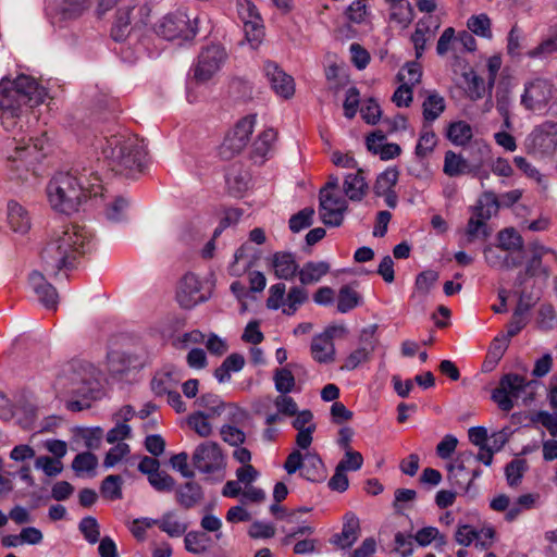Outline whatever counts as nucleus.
I'll return each instance as SVG.
<instances>
[{"mask_svg":"<svg viewBox=\"0 0 557 557\" xmlns=\"http://www.w3.org/2000/svg\"><path fill=\"white\" fill-rule=\"evenodd\" d=\"M263 71L276 95L285 99L294 95L295 84L293 77L286 74L275 62L265 61Z\"/></svg>","mask_w":557,"mask_h":557,"instance_id":"19","label":"nucleus"},{"mask_svg":"<svg viewBox=\"0 0 557 557\" xmlns=\"http://www.w3.org/2000/svg\"><path fill=\"white\" fill-rule=\"evenodd\" d=\"M312 358L319 363H332L335 360V346L323 333L313 336L310 346Z\"/></svg>","mask_w":557,"mask_h":557,"instance_id":"30","label":"nucleus"},{"mask_svg":"<svg viewBox=\"0 0 557 557\" xmlns=\"http://www.w3.org/2000/svg\"><path fill=\"white\" fill-rule=\"evenodd\" d=\"M319 198V214L322 222L327 226H339L348 208L347 200L339 194L329 191L327 188H321Z\"/></svg>","mask_w":557,"mask_h":557,"instance_id":"15","label":"nucleus"},{"mask_svg":"<svg viewBox=\"0 0 557 557\" xmlns=\"http://www.w3.org/2000/svg\"><path fill=\"white\" fill-rule=\"evenodd\" d=\"M374 350V344L369 343L368 346L354 350L345 360L343 369L355 370L359 364L369 360L371 352Z\"/></svg>","mask_w":557,"mask_h":557,"instance_id":"50","label":"nucleus"},{"mask_svg":"<svg viewBox=\"0 0 557 557\" xmlns=\"http://www.w3.org/2000/svg\"><path fill=\"white\" fill-rule=\"evenodd\" d=\"M377 549V542L374 537H366L361 544L351 550L348 557H373Z\"/></svg>","mask_w":557,"mask_h":557,"instance_id":"64","label":"nucleus"},{"mask_svg":"<svg viewBox=\"0 0 557 557\" xmlns=\"http://www.w3.org/2000/svg\"><path fill=\"white\" fill-rule=\"evenodd\" d=\"M524 150L535 159H552L557 151V122L535 126L524 140Z\"/></svg>","mask_w":557,"mask_h":557,"instance_id":"8","label":"nucleus"},{"mask_svg":"<svg viewBox=\"0 0 557 557\" xmlns=\"http://www.w3.org/2000/svg\"><path fill=\"white\" fill-rule=\"evenodd\" d=\"M98 465V458L92 453H81L75 456L72 468L75 472L94 471Z\"/></svg>","mask_w":557,"mask_h":557,"instance_id":"56","label":"nucleus"},{"mask_svg":"<svg viewBox=\"0 0 557 557\" xmlns=\"http://www.w3.org/2000/svg\"><path fill=\"white\" fill-rule=\"evenodd\" d=\"M8 225L14 232L18 234H26L32 225V219L28 211L15 200L8 202Z\"/></svg>","mask_w":557,"mask_h":557,"instance_id":"27","label":"nucleus"},{"mask_svg":"<svg viewBox=\"0 0 557 557\" xmlns=\"http://www.w3.org/2000/svg\"><path fill=\"white\" fill-rule=\"evenodd\" d=\"M135 5L121 8L111 29V36L115 41H123L131 33V14Z\"/></svg>","mask_w":557,"mask_h":557,"instance_id":"32","label":"nucleus"},{"mask_svg":"<svg viewBox=\"0 0 557 557\" xmlns=\"http://www.w3.org/2000/svg\"><path fill=\"white\" fill-rule=\"evenodd\" d=\"M314 210L312 208H305L289 219V228L294 233H298L312 224Z\"/></svg>","mask_w":557,"mask_h":557,"instance_id":"55","label":"nucleus"},{"mask_svg":"<svg viewBox=\"0 0 557 557\" xmlns=\"http://www.w3.org/2000/svg\"><path fill=\"white\" fill-rule=\"evenodd\" d=\"M528 466L524 459H513L505 468L507 482L510 486H516L520 483Z\"/></svg>","mask_w":557,"mask_h":557,"instance_id":"51","label":"nucleus"},{"mask_svg":"<svg viewBox=\"0 0 557 557\" xmlns=\"http://www.w3.org/2000/svg\"><path fill=\"white\" fill-rule=\"evenodd\" d=\"M220 435L221 438L231 446L238 447L246 441L245 432L231 423L221 426Z\"/></svg>","mask_w":557,"mask_h":557,"instance_id":"52","label":"nucleus"},{"mask_svg":"<svg viewBox=\"0 0 557 557\" xmlns=\"http://www.w3.org/2000/svg\"><path fill=\"white\" fill-rule=\"evenodd\" d=\"M35 468L42 470L47 476H57L62 472L63 463L61 460L49 456H39L35 460Z\"/></svg>","mask_w":557,"mask_h":557,"instance_id":"54","label":"nucleus"},{"mask_svg":"<svg viewBox=\"0 0 557 557\" xmlns=\"http://www.w3.org/2000/svg\"><path fill=\"white\" fill-rule=\"evenodd\" d=\"M399 172L395 168H388L384 172H382L375 182L374 193L376 196L383 195V193L388 190H394V186L398 181Z\"/></svg>","mask_w":557,"mask_h":557,"instance_id":"46","label":"nucleus"},{"mask_svg":"<svg viewBox=\"0 0 557 557\" xmlns=\"http://www.w3.org/2000/svg\"><path fill=\"white\" fill-rule=\"evenodd\" d=\"M181 380V371L169 366L153 375L150 382V387L154 396L161 397L175 391Z\"/></svg>","mask_w":557,"mask_h":557,"instance_id":"21","label":"nucleus"},{"mask_svg":"<svg viewBox=\"0 0 557 557\" xmlns=\"http://www.w3.org/2000/svg\"><path fill=\"white\" fill-rule=\"evenodd\" d=\"M472 136V127L465 121H457L448 126L447 137L454 145L465 146L471 140Z\"/></svg>","mask_w":557,"mask_h":557,"instance_id":"36","label":"nucleus"},{"mask_svg":"<svg viewBox=\"0 0 557 557\" xmlns=\"http://www.w3.org/2000/svg\"><path fill=\"white\" fill-rule=\"evenodd\" d=\"M90 239L91 234L85 226H63L53 234L41 252L44 270L50 276H58L61 270L72 269L76 258L88 250Z\"/></svg>","mask_w":557,"mask_h":557,"instance_id":"2","label":"nucleus"},{"mask_svg":"<svg viewBox=\"0 0 557 557\" xmlns=\"http://www.w3.org/2000/svg\"><path fill=\"white\" fill-rule=\"evenodd\" d=\"M256 124V115H247L239 120L234 128L227 133L221 147L220 154L224 159H232L248 144Z\"/></svg>","mask_w":557,"mask_h":557,"instance_id":"14","label":"nucleus"},{"mask_svg":"<svg viewBox=\"0 0 557 557\" xmlns=\"http://www.w3.org/2000/svg\"><path fill=\"white\" fill-rule=\"evenodd\" d=\"M473 458L472 453H463L458 460H456L455 465H451L448 469V479L451 485L459 487L466 493L470 492L472 482L479 478L482 473L480 468H475L473 470H469L467 472V478L465 480H460L459 475L463 474L466 471V466L463 463L465 460Z\"/></svg>","mask_w":557,"mask_h":557,"instance_id":"22","label":"nucleus"},{"mask_svg":"<svg viewBox=\"0 0 557 557\" xmlns=\"http://www.w3.org/2000/svg\"><path fill=\"white\" fill-rule=\"evenodd\" d=\"M552 97V85L548 81L536 78L525 85L521 102L529 110L542 109Z\"/></svg>","mask_w":557,"mask_h":557,"instance_id":"16","label":"nucleus"},{"mask_svg":"<svg viewBox=\"0 0 557 557\" xmlns=\"http://www.w3.org/2000/svg\"><path fill=\"white\" fill-rule=\"evenodd\" d=\"M227 60L225 49L220 45H209L201 49L194 65V79L197 83L210 81Z\"/></svg>","mask_w":557,"mask_h":557,"instance_id":"11","label":"nucleus"},{"mask_svg":"<svg viewBox=\"0 0 557 557\" xmlns=\"http://www.w3.org/2000/svg\"><path fill=\"white\" fill-rule=\"evenodd\" d=\"M29 286L38 301L47 309H55L59 300L57 289L46 280L42 273L33 271L28 277Z\"/></svg>","mask_w":557,"mask_h":557,"instance_id":"20","label":"nucleus"},{"mask_svg":"<svg viewBox=\"0 0 557 557\" xmlns=\"http://www.w3.org/2000/svg\"><path fill=\"white\" fill-rule=\"evenodd\" d=\"M436 143L437 139L435 133L432 129H430L426 125H424L418 144L416 146V156L418 158H425L434 150Z\"/></svg>","mask_w":557,"mask_h":557,"instance_id":"45","label":"nucleus"},{"mask_svg":"<svg viewBox=\"0 0 557 557\" xmlns=\"http://www.w3.org/2000/svg\"><path fill=\"white\" fill-rule=\"evenodd\" d=\"M276 132L273 128L264 129L253 141V152L260 157H265L272 149L276 139Z\"/></svg>","mask_w":557,"mask_h":557,"instance_id":"47","label":"nucleus"},{"mask_svg":"<svg viewBox=\"0 0 557 557\" xmlns=\"http://www.w3.org/2000/svg\"><path fill=\"white\" fill-rule=\"evenodd\" d=\"M498 248L505 251H521L523 238L515 228H505L498 233Z\"/></svg>","mask_w":557,"mask_h":557,"instance_id":"39","label":"nucleus"},{"mask_svg":"<svg viewBox=\"0 0 557 557\" xmlns=\"http://www.w3.org/2000/svg\"><path fill=\"white\" fill-rule=\"evenodd\" d=\"M187 529L188 523L180 520L174 510H168L161 516L160 530L170 537H181Z\"/></svg>","mask_w":557,"mask_h":557,"instance_id":"33","label":"nucleus"},{"mask_svg":"<svg viewBox=\"0 0 557 557\" xmlns=\"http://www.w3.org/2000/svg\"><path fill=\"white\" fill-rule=\"evenodd\" d=\"M89 5V0H62L60 13L64 20L78 17Z\"/></svg>","mask_w":557,"mask_h":557,"instance_id":"49","label":"nucleus"},{"mask_svg":"<svg viewBox=\"0 0 557 557\" xmlns=\"http://www.w3.org/2000/svg\"><path fill=\"white\" fill-rule=\"evenodd\" d=\"M467 26L471 33H473L478 36H481L484 38L492 37L491 20L484 13L470 16L468 18Z\"/></svg>","mask_w":557,"mask_h":557,"instance_id":"48","label":"nucleus"},{"mask_svg":"<svg viewBox=\"0 0 557 557\" xmlns=\"http://www.w3.org/2000/svg\"><path fill=\"white\" fill-rule=\"evenodd\" d=\"M191 461L194 467L203 474L222 473L226 467L222 448L211 441L203 442L195 448Z\"/></svg>","mask_w":557,"mask_h":557,"instance_id":"12","label":"nucleus"},{"mask_svg":"<svg viewBox=\"0 0 557 557\" xmlns=\"http://www.w3.org/2000/svg\"><path fill=\"white\" fill-rule=\"evenodd\" d=\"M197 32L196 18L191 20L184 9L166 14L156 25L157 35L166 40H191Z\"/></svg>","mask_w":557,"mask_h":557,"instance_id":"9","label":"nucleus"},{"mask_svg":"<svg viewBox=\"0 0 557 557\" xmlns=\"http://www.w3.org/2000/svg\"><path fill=\"white\" fill-rule=\"evenodd\" d=\"M443 172L449 177L472 175L482 182L490 176L488 172L484 169L482 158L468 160L462 154L456 153L453 150L445 152Z\"/></svg>","mask_w":557,"mask_h":557,"instance_id":"13","label":"nucleus"},{"mask_svg":"<svg viewBox=\"0 0 557 557\" xmlns=\"http://www.w3.org/2000/svg\"><path fill=\"white\" fill-rule=\"evenodd\" d=\"M342 531L330 537V543L336 548L345 550L352 547L361 534L359 518L354 512H347L343 519Z\"/></svg>","mask_w":557,"mask_h":557,"instance_id":"17","label":"nucleus"},{"mask_svg":"<svg viewBox=\"0 0 557 557\" xmlns=\"http://www.w3.org/2000/svg\"><path fill=\"white\" fill-rule=\"evenodd\" d=\"M239 13L244 21V29L248 40L259 41L263 36V28L256 5L249 0H244V3H239Z\"/></svg>","mask_w":557,"mask_h":557,"instance_id":"23","label":"nucleus"},{"mask_svg":"<svg viewBox=\"0 0 557 557\" xmlns=\"http://www.w3.org/2000/svg\"><path fill=\"white\" fill-rule=\"evenodd\" d=\"M288 474L300 471V475L310 482H321L326 478V471L322 459L314 453L302 455L299 450L292 451L284 463Z\"/></svg>","mask_w":557,"mask_h":557,"instance_id":"10","label":"nucleus"},{"mask_svg":"<svg viewBox=\"0 0 557 557\" xmlns=\"http://www.w3.org/2000/svg\"><path fill=\"white\" fill-rule=\"evenodd\" d=\"M272 267L275 276L285 281H292L299 271L295 256L286 251H277L272 256Z\"/></svg>","mask_w":557,"mask_h":557,"instance_id":"26","label":"nucleus"},{"mask_svg":"<svg viewBox=\"0 0 557 557\" xmlns=\"http://www.w3.org/2000/svg\"><path fill=\"white\" fill-rule=\"evenodd\" d=\"M499 202L497 196L493 191H486L479 200V203L475 206L473 213L476 218H480L486 222L494 213L497 212Z\"/></svg>","mask_w":557,"mask_h":557,"instance_id":"37","label":"nucleus"},{"mask_svg":"<svg viewBox=\"0 0 557 557\" xmlns=\"http://www.w3.org/2000/svg\"><path fill=\"white\" fill-rule=\"evenodd\" d=\"M369 189L364 172L358 169L355 174H347L343 183V190L351 201H361Z\"/></svg>","mask_w":557,"mask_h":557,"instance_id":"29","label":"nucleus"},{"mask_svg":"<svg viewBox=\"0 0 557 557\" xmlns=\"http://www.w3.org/2000/svg\"><path fill=\"white\" fill-rule=\"evenodd\" d=\"M556 51H557V29L550 37L543 40L534 49L530 50L528 52V55L530 58H545Z\"/></svg>","mask_w":557,"mask_h":557,"instance_id":"59","label":"nucleus"},{"mask_svg":"<svg viewBox=\"0 0 557 557\" xmlns=\"http://www.w3.org/2000/svg\"><path fill=\"white\" fill-rule=\"evenodd\" d=\"M360 113L368 124L374 125L379 122L382 111L377 101L373 98H369L362 103Z\"/></svg>","mask_w":557,"mask_h":557,"instance_id":"57","label":"nucleus"},{"mask_svg":"<svg viewBox=\"0 0 557 557\" xmlns=\"http://www.w3.org/2000/svg\"><path fill=\"white\" fill-rule=\"evenodd\" d=\"M78 529L85 540L90 544H96L100 537L99 524L96 518L88 516L81 520Z\"/></svg>","mask_w":557,"mask_h":557,"instance_id":"53","label":"nucleus"},{"mask_svg":"<svg viewBox=\"0 0 557 557\" xmlns=\"http://www.w3.org/2000/svg\"><path fill=\"white\" fill-rule=\"evenodd\" d=\"M176 299L182 308L190 309L206 300L201 294V283L199 278L187 273L183 276L176 293Z\"/></svg>","mask_w":557,"mask_h":557,"instance_id":"18","label":"nucleus"},{"mask_svg":"<svg viewBox=\"0 0 557 557\" xmlns=\"http://www.w3.org/2000/svg\"><path fill=\"white\" fill-rule=\"evenodd\" d=\"M540 382L527 381L523 376L515 373L505 374L497 388L492 393V399L497 404L500 410L509 412L513 406V400L521 399L523 406L530 405L535 399L536 389Z\"/></svg>","mask_w":557,"mask_h":557,"instance_id":"6","label":"nucleus"},{"mask_svg":"<svg viewBox=\"0 0 557 557\" xmlns=\"http://www.w3.org/2000/svg\"><path fill=\"white\" fill-rule=\"evenodd\" d=\"M445 99L437 92H431L423 101V117L428 123L434 122L445 110Z\"/></svg>","mask_w":557,"mask_h":557,"instance_id":"35","label":"nucleus"},{"mask_svg":"<svg viewBox=\"0 0 557 557\" xmlns=\"http://www.w3.org/2000/svg\"><path fill=\"white\" fill-rule=\"evenodd\" d=\"M129 201L124 196H116L107 203L106 216L111 222H121L126 219Z\"/></svg>","mask_w":557,"mask_h":557,"instance_id":"41","label":"nucleus"},{"mask_svg":"<svg viewBox=\"0 0 557 557\" xmlns=\"http://www.w3.org/2000/svg\"><path fill=\"white\" fill-rule=\"evenodd\" d=\"M203 497L201 485L195 481H188L175 488L176 503L186 510L199 505Z\"/></svg>","mask_w":557,"mask_h":557,"instance_id":"25","label":"nucleus"},{"mask_svg":"<svg viewBox=\"0 0 557 557\" xmlns=\"http://www.w3.org/2000/svg\"><path fill=\"white\" fill-rule=\"evenodd\" d=\"M150 485L158 492H172L175 488V480L166 472L159 471L148 478Z\"/></svg>","mask_w":557,"mask_h":557,"instance_id":"60","label":"nucleus"},{"mask_svg":"<svg viewBox=\"0 0 557 557\" xmlns=\"http://www.w3.org/2000/svg\"><path fill=\"white\" fill-rule=\"evenodd\" d=\"M211 539L206 532L189 531L185 534L184 545L188 553L202 555L208 552Z\"/></svg>","mask_w":557,"mask_h":557,"instance_id":"34","label":"nucleus"},{"mask_svg":"<svg viewBox=\"0 0 557 557\" xmlns=\"http://www.w3.org/2000/svg\"><path fill=\"white\" fill-rule=\"evenodd\" d=\"M273 381L275 389L280 394H289L296 386L295 376L288 366L275 369L273 373Z\"/></svg>","mask_w":557,"mask_h":557,"instance_id":"38","label":"nucleus"},{"mask_svg":"<svg viewBox=\"0 0 557 557\" xmlns=\"http://www.w3.org/2000/svg\"><path fill=\"white\" fill-rule=\"evenodd\" d=\"M131 451L129 445L126 443H117L106 455L103 467L109 469L120 462Z\"/></svg>","mask_w":557,"mask_h":557,"instance_id":"61","label":"nucleus"},{"mask_svg":"<svg viewBox=\"0 0 557 557\" xmlns=\"http://www.w3.org/2000/svg\"><path fill=\"white\" fill-rule=\"evenodd\" d=\"M363 465V457L359 451L352 449L345 450L344 458L338 462L336 468L342 471H357Z\"/></svg>","mask_w":557,"mask_h":557,"instance_id":"58","label":"nucleus"},{"mask_svg":"<svg viewBox=\"0 0 557 557\" xmlns=\"http://www.w3.org/2000/svg\"><path fill=\"white\" fill-rule=\"evenodd\" d=\"M46 96V88L39 86L30 76L22 74L13 81L3 77L0 81V111L3 125H13L14 117L42 103Z\"/></svg>","mask_w":557,"mask_h":557,"instance_id":"3","label":"nucleus"},{"mask_svg":"<svg viewBox=\"0 0 557 557\" xmlns=\"http://www.w3.org/2000/svg\"><path fill=\"white\" fill-rule=\"evenodd\" d=\"M122 484L123 480L120 475L110 474L106 476L100 486L102 496L110 500L122 499Z\"/></svg>","mask_w":557,"mask_h":557,"instance_id":"44","label":"nucleus"},{"mask_svg":"<svg viewBox=\"0 0 557 557\" xmlns=\"http://www.w3.org/2000/svg\"><path fill=\"white\" fill-rule=\"evenodd\" d=\"M532 421L541 423L552 437L557 438V412L541 410L532 417Z\"/></svg>","mask_w":557,"mask_h":557,"instance_id":"62","label":"nucleus"},{"mask_svg":"<svg viewBox=\"0 0 557 557\" xmlns=\"http://www.w3.org/2000/svg\"><path fill=\"white\" fill-rule=\"evenodd\" d=\"M385 135L382 131H376L367 137V148L375 154H380L382 160H391L398 157L401 152L400 146L394 143L383 144Z\"/></svg>","mask_w":557,"mask_h":557,"instance_id":"28","label":"nucleus"},{"mask_svg":"<svg viewBox=\"0 0 557 557\" xmlns=\"http://www.w3.org/2000/svg\"><path fill=\"white\" fill-rule=\"evenodd\" d=\"M209 418L210 414H206L203 411H195L188 416L187 424L199 436L209 437L212 434V425Z\"/></svg>","mask_w":557,"mask_h":557,"instance_id":"43","label":"nucleus"},{"mask_svg":"<svg viewBox=\"0 0 557 557\" xmlns=\"http://www.w3.org/2000/svg\"><path fill=\"white\" fill-rule=\"evenodd\" d=\"M101 150L110 170L127 178L136 177L146 165V145L136 135L115 134L104 138Z\"/></svg>","mask_w":557,"mask_h":557,"instance_id":"4","label":"nucleus"},{"mask_svg":"<svg viewBox=\"0 0 557 557\" xmlns=\"http://www.w3.org/2000/svg\"><path fill=\"white\" fill-rule=\"evenodd\" d=\"M360 300V295L350 286L345 285L338 292L337 311L346 313L359 306Z\"/></svg>","mask_w":557,"mask_h":557,"instance_id":"40","label":"nucleus"},{"mask_svg":"<svg viewBox=\"0 0 557 557\" xmlns=\"http://www.w3.org/2000/svg\"><path fill=\"white\" fill-rule=\"evenodd\" d=\"M274 406L276 407L278 413L288 417L295 416L298 411L297 403L287 394H280L274 399Z\"/></svg>","mask_w":557,"mask_h":557,"instance_id":"63","label":"nucleus"},{"mask_svg":"<svg viewBox=\"0 0 557 557\" xmlns=\"http://www.w3.org/2000/svg\"><path fill=\"white\" fill-rule=\"evenodd\" d=\"M96 385L94 369L78 361L64 364L54 382L59 394L83 398H92Z\"/></svg>","mask_w":557,"mask_h":557,"instance_id":"5","label":"nucleus"},{"mask_svg":"<svg viewBox=\"0 0 557 557\" xmlns=\"http://www.w3.org/2000/svg\"><path fill=\"white\" fill-rule=\"evenodd\" d=\"M437 24L433 23L432 16H425L418 21L416 29L411 35V41L414 47L416 58L420 59L426 48V42L435 36Z\"/></svg>","mask_w":557,"mask_h":557,"instance_id":"24","label":"nucleus"},{"mask_svg":"<svg viewBox=\"0 0 557 557\" xmlns=\"http://www.w3.org/2000/svg\"><path fill=\"white\" fill-rule=\"evenodd\" d=\"M49 146L46 136L29 138L27 145H16L14 152L8 157L10 180L26 182L35 174V164L45 156Z\"/></svg>","mask_w":557,"mask_h":557,"instance_id":"7","label":"nucleus"},{"mask_svg":"<svg viewBox=\"0 0 557 557\" xmlns=\"http://www.w3.org/2000/svg\"><path fill=\"white\" fill-rule=\"evenodd\" d=\"M308 300V293L304 287L293 286L286 296L285 299V308L283 309V313L287 315H293L298 310L299 306L305 304Z\"/></svg>","mask_w":557,"mask_h":557,"instance_id":"42","label":"nucleus"},{"mask_svg":"<svg viewBox=\"0 0 557 557\" xmlns=\"http://www.w3.org/2000/svg\"><path fill=\"white\" fill-rule=\"evenodd\" d=\"M330 271V264L325 261H308L299 268L298 276L301 285H312L326 275Z\"/></svg>","mask_w":557,"mask_h":557,"instance_id":"31","label":"nucleus"},{"mask_svg":"<svg viewBox=\"0 0 557 557\" xmlns=\"http://www.w3.org/2000/svg\"><path fill=\"white\" fill-rule=\"evenodd\" d=\"M99 182L96 173L86 169L59 172L47 186L49 201L54 210L71 214L87 197H96L102 190Z\"/></svg>","mask_w":557,"mask_h":557,"instance_id":"1","label":"nucleus"}]
</instances>
